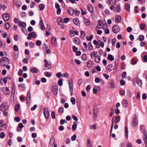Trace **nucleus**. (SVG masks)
I'll return each mask as SVG.
<instances>
[{"label": "nucleus", "instance_id": "obj_18", "mask_svg": "<svg viewBox=\"0 0 147 147\" xmlns=\"http://www.w3.org/2000/svg\"><path fill=\"white\" fill-rule=\"evenodd\" d=\"M74 42L76 44L79 45L80 44V42L79 39L77 37H75L73 40Z\"/></svg>", "mask_w": 147, "mask_h": 147}, {"label": "nucleus", "instance_id": "obj_8", "mask_svg": "<svg viewBox=\"0 0 147 147\" xmlns=\"http://www.w3.org/2000/svg\"><path fill=\"white\" fill-rule=\"evenodd\" d=\"M2 91L3 93L6 95H8L10 93V92L7 87H3L2 88Z\"/></svg>", "mask_w": 147, "mask_h": 147}, {"label": "nucleus", "instance_id": "obj_3", "mask_svg": "<svg viewBox=\"0 0 147 147\" xmlns=\"http://www.w3.org/2000/svg\"><path fill=\"white\" fill-rule=\"evenodd\" d=\"M44 61L45 63L44 69V70H46L51 69L52 67L51 64L48 62V61L46 59L44 60Z\"/></svg>", "mask_w": 147, "mask_h": 147}, {"label": "nucleus", "instance_id": "obj_35", "mask_svg": "<svg viewBox=\"0 0 147 147\" xmlns=\"http://www.w3.org/2000/svg\"><path fill=\"white\" fill-rule=\"evenodd\" d=\"M80 34H81V36H80L81 38L82 39H83L84 38L85 36L86 35V34H85V32L83 31H82V30L81 31Z\"/></svg>", "mask_w": 147, "mask_h": 147}, {"label": "nucleus", "instance_id": "obj_11", "mask_svg": "<svg viewBox=\"0 0 147 147\" xmlns=\"http://www.w3.org/2000/svg\"><path fill=\"white\" fill-rule=\"evenodd\" d=\"M55 139L54 138L51 137V138L50 140L49 143V147H53V145L55 144Z\"/></svg>", "mask_w": 147, "mask_h": 147}, {"label": "nucleus", "instance_id": "obj_22", "mask_svg": "<svg viewBox=\"0 0 147 147\" xmlns=\"http://www.w3.org/2000/svg\"><path fill=\"white\" fill-rule=\"evenodd\" d=\"M113 65L112 64H110L107 66V71L109 72L111 71L112 70Z\"/></svg>", "mask_w": 147, "mask_h": 147}, {"label": "nucleus", "instance_id": "obj_47", "mask_svg": "<svg viewBox=\"0 0 147 147\" xmlns=\"http://www.w3.org/2000/svg\"><path fill=\"white\" fill-rule=\"evenodd\" d=\"M144 36L143 35H141L139 37V40L140 41H142L144 39Z\"/></svg>", "mask_w": 147, "mask_h": 147}, {"label": "nucleus", "instance_id": "obj_15", "mask_svg": "<svg viewBox=\"0 0 147 147\" xmlns=\"http://www.w3.org/2000/svg\"><path fill=\"white\" fill-rule=\"evenodd\" d=\"M144 144L146 146L145 147H147V134L146 132H144Z\"/></svg>", "mask_w": 147, "mask_h": 147}, {"label": "nucleus", "instance_id": "obj_16", "mask_svg": "<svg viewBox=\"0 0 147 147\" xmlns=\"http://www.w3.org/2000/svg\"><path fill=\"white\" fill-rule=\"evenodd\" d=\"M15 84H13L12 85V88L11 91V96L14 97L15 96Z\"/></svg>", "mask_w": 147, "mask_h": 147}, {"label": "nucleus", "instance_id": "obj_54", "mask_svg": "<svg viewBox=\"0 0 147 147\" xmlns=\"http://www.w3.org/2000/svg\"><path fill=\"white\" fill-rule=\"evenodd\" d=\"M116 42V40L115 38H113L112 40V44L113 46H115V43Z\"/></svg>", "mask_w": 147, "mask_h": 147}, {"label": "nucleus", "instance_id": "obj_48", "mask_svg": "<svg viewBox=\"0 0 147 147\" xmlns=\"http://www.w3.org/2000/svg\"><path fill=\"white\" fill-rule=\"evenodd\" d=\"M82 58L83 60L85 61L86 59V55L85 54H83L82 56Z\"/></svg>", "mask_w": 147, "mask_h": 147}, {"label": "nucleus", "instance_id": "obj_56", "mask_svg": "<svg viewBox=\"0 0 147 147\" xmlns=\"http://www.w3.org/2000/svg\"><path fill=\"white\" fill-rule=\"evenodd\" d=\"M93 37V36L92 35H90V36L89 38H88V36L86 37V38L87 39V40L91 41Z\"/></svg>", "mask_w": 147, "mask_h": 147}, {"label": "nucleus", "instance_id": "obj_19", "mask_svg": "<svg viewBox=\"0 0 147 147\" xmlns=\"http://www.w3.org/2000/svg\"><path fill=\"white\" fill-rule=\"evenodd\" d=\"M93 65V63L92 61L90 60L87 62V66L88 68H90L92 67Z\"/></svg>", "mask_w": 147, "mask_h": 147}, {"label": "nucleus", "instance_id": "obj_37", "mask_svg": "<svg viewBox=\"0 0 147 147\" xmlns=\"http://www.w3.org/2000/svg\"><path fill=\"white\" fill-rule=\"evenodd\" d=\"M88 46L89 50H92L93 49V47L91 42H90L88 43Z\"/></svg>", "mask_w": 147, "mask_h": 147}, {"label": "nucleus", "instance_id": "obj_60", "mask_svg": "<svg viewBox=\"0 0 147 147\" xmlns=\"http://www.w3.org/2000/svg\"><path fill=\"white\" fill-rule=\"evenodd\" d=\"M36 44L37 46H40L41 44V42L39 40H37L36 41Z\"/></svg>", "mask_w": 147, "mask_h": 147}, {"label": "nucleus", "instance_id": "obj_49", "mask_svg": "<svg viewBox=\"0 0 147 147\" xmlns=\"http://www.w3.org/2000/svg\"><path fill=\"white\" fill-rule=\"evenodd\" d=\"M71 101V102L74 105L76 103V100L73 97H72L70 99Z\"/></svg>", "mask_w": 147, "mask_h": 147}, {"label": "nucleus", "instance_id": "obj_38", "mask_svg": "<svg viewBox=\"0 0 147 147\" xmlns=\"http://www.w3.org/2000/svg\"><path fill=\"white\" fill-rule=\"evenodd\" d=\"M39 7L41 10H43L45 8V5L42 4H40L39 5Z\"/></svg>", "mask_w": 147, "mask_h": 147}, {"label": "nucleus", "instance_id": "obj_39", "mask_svg": "<svg viewBox=\"0 0 147 147\" xmlns=\"http://www.w3.org/2000/svg\"><path fill=\"white\" fill-rule=\"evenodd\" d=\"M4 26L5 28V29H6L7 30H8L9 29V28L10 27V24L8 23H6Z\"/></svg>", "mask_w": 147, "mask_h": 147}, {"label": "nucleus", "instance_id": "obj_21", "mask_svg": "<svg viewBox=\"0 0 147 147\" xmlns=\"http://www.w3.org/2000/svg\"><path fill=\"white\" fill-rule=\"evenodd\" d=\"M18 25L22 27L23 28H25L26 26V24L25 22L21 21H19L18 23Z\"/></svg>", "mask_w": 147, "mask_h": 147}, {"label": "nucleus", "instance_id": "obj_26", "mask_svg": "<svg viewBox=\"0 0 147 147\" xmlns=\"http://www.w3.org/2000/svg\"><path fill=\"white\" fill-rule=\"evenodd\" d=\"M88 10L91 13L94 11L93 8L90 5H88L87 6Z\"/></svg>", "mask_w": 147, "mask_h": 147}, {"label": "nucleus", "instance_id": "obj_43", "mask_svg": "<svg viewBox=\"0 0 147 147\" xmlns=\"http://www.w3.org/2000/svg\"><path fill=\"white\" fill-rule=\"evenodd\" d=\"M53 92L54 95H56L57 94L58 89L57 88H53Z\"/></svg>", "mask_w": 147, "mask_h": 147}, {"label": "nucleus", "instance_id": "obj_29", "mask_svg": "<svg viewBox=\"0 0 147 147\" xmlns=\"http://www.w3.org/2000/svg\"><path fill=\"white\" fill-rule=\"evenodd\" d=\"M84 22L86 25L87 26H89L90 24V21L89 19L84 18Z\"/></svg>", "mask_w": 147, "mask_h": 147}, {"label": "nucleus", "instance_id": "obj_17", "mask_svg": "<svg viewBox=\"0 0 147 147\" xmlns=\"http://www.w3.org/2000/svg\"><path fill=\"white\" fill-rule=\"evenodd\" d=\"M39 25L41 26V29L42 30H44L45 29V27L44 25L42 20H41L39 23Z\"/></svg>", "mask_w": 147, "mask_h": 147}, {"label": "nucleus", "instance_id": "obj_13", "mask_svg": "<svg viewBox=\"0 0 147 147\" xmlns=\"http://www.w3.org/2000/svg\"><path fill=\"white\" fill-rule=\"evenodd\" d=\"M67 11L69 14L71 15H73L75 12V10L71 7L68 8Z\"/></svg>", "mask_w": 147, "mask_h": 147}, {"label": "nucleus", "instance_id": "obj_25", "mask_svg": "<svg viewBox=\"0 0 147 147\" xmlns=\"http://www.w3.org/2000/svg\"><path fill=\"white\" fill-rule=\"evenodd\" d=\"M98 52L97 51H95L92 52L90 54V57L91 58L93 57H95L97 55Z\"/></svg>", "mask_w": 147, "mask_h": 147}, {"label": "nucleus", "instance_id": "obj_45", "mask_svg": "<svg viewBox=\"0 0 147 147\" xmlns=\"http://www.w3.org/2000/svg\"><path fill=\"white\" fill-rule=\"evenodd\" d=\"M16 6L17 7H19L21 5V3L20 2L17 1L16 3Z\"/></svg>", "mask_w": 147, "mask_h": 147}, {"label": "nucleus", "instance_id": "obj_44", "mask_svg": "<svg viewBox=\"0 0 147 147\" xmlns=\"http://www.w3.org/2000/svg\"><path fill=\"white\" fill-rule=\"evenodd\" d=\"M64 109L63 107H60L59 109H58V112L61 113H62L63 112Z\"/></svg>", "mask_w": 147, "mask_h": 147}, {"label": "nucleus", "instance_id": "obj_32", "mask_svg": "<svg viewBox=\"0 0 147 147\" xmlns=\"http://www.w3.org/2000/svg\"><path fill=\"white\" fill-rule=\"evenodd\" d=\"M107 59L108 60H109L111 61H113L114 59V57L110 54H109L108 55Z\"/></svg>", "mask_w": 147, "mask_h": 147}, {"label": "nucleus", "instance_id": "obj_57", "mask_svg": "<svg viewBox=\"0 0 147 147\" xmlns=\"http://www.w3.org/2000/svg\"><path fill=\"white\" fill-rule=\"evenodd\" d=\"M141 4L143 5L144 4L145 0H137Z\"/></svg>", "mask_w": 147, "mask_h": 147}, {"label": "nucleus", "instance_id": "obj_23", "mask_svg": "<svg viewBox=\"0 0 147 147\" xmlns=\"http://www.w3.org/2000/svg\"><path fill=\"white\" fill-rule=\"evenodd\" d=\"M136 82L138 85L140 87H142V82L141 80L139 78H137L136 79Z\"/></svg>", "mask_w": 147, "mask_h": 147}, {"label": "nucleus", "instance_id": "obj_20", "mask_svg": "<svg viewBox=\"0 0 147 147\" xmlns=\"http://www.w3.org/2000/svg\"><path fill=\"white\" fill-rule=\"evenodd\" d=\"M121 18L120 16L117 15L115 16V22L117 23H118L120 22L121 21Z\"/></svg>", "mask_w": 147, "mask_h": 147}, {"label": "nucleus", "instance_id": "obj_6", "mask_svg": "<svg viewBox=\"0 0 147 147\" xmlns=\"http://www.w3.org/2000/svg\"><path fill=\"white\" fill-rule=\"evenodd\" d=\"M113 32L115 33H117L120 31V27L117 25H114L112 27Z\"/></svg>", "mask_w": 147, "mask_h": 147}, {"label": "nucleus", "instance_id": "obj_7", "mask_svg": "<svg viewBox=\"0 0 147 147\" xmlns=\"http://www.w3.org/2000/svg\"><path fill=\"white\" fill-rule=\"evenodd\" d=\"M43 113L45 118L46 119L48 118L49 115V112L48 108L46 107L45 108Z\"/></svg>", "mask_w": 147, "mask_h": 147}, {"label": "nucleus", "instance_id": "obj_2", "mask_svg": "<svg viewBox=\"0 0 147 147\" xmlns=\"http://www.w3.org/2000/svg\"><path fill=\"white\" fill-rule=\"evenodd\" d=\"M138 122V118L137 115L135 114L134 115L132 122V126L133 127H135Z\"/></svg>", "mask_w": 147, "mask_h": 147}, {"label": "nucleus", "instance_id": "obj_52", "mask_svg": "<svg viewBox=\"0 0 147 147\" xmlns=\"http://www.w3.org/2000/svg\"><path fill=\"white\" fill-rule=\"evenodd\" d=\"M22 32L25 34L26 35L27 34V30L25 28H22Z\"/></svg>", "mask_w": 147, "mask_h": 147}, {"label": "nucleus", "instance_id": "obj_31", "mask_svg": "<svg viewBox=\"0 0 147 147\" xmlns=\"http://www.w3.org/2000/svg\"><path fill=\"white\" fill-rule=\"evenodd\" d=\"M124 7L127 11L129 12L130 11V6L129 4H126Z\"/></svg>", "mask_w": 147, "mask_h": 147}, {"label": "nucleus", "instance_id": "obj_42", "mask_svg": "<svg viewBox=\"0 0 147 147\" xmlns=\"http://www.w3.org/2000/svg\"><path fill=\"white\" fill-rule=\"evenodd\" d=\"M63 79L61 78L60 79L58 82V84L59 86H61L63 85Z\"/></svg>", "mask_w": 147, "mask_h": 147}, {"label": "nucleus", "instance_id": "obj_27", "mask_svg": "<svg viewBox=\"0 0 147 147\" xmlns=\"http://www.w3.org/2000/svg\"><path fill=\"white\" fill-rule=\"evenodd\" d=\"M74 124L72 126V129L73 131H75L77 128V125L78 123L76 121L74 122Z\"/></svg>", "mask_w": 147, "mask_h": 147}, {"label": "nucleus", "instance_id": "obj_50", "mask_svg": "<svg viewBox=\"0 0 147 147\" xmlns=\"http://www.w3.org/2000/svg\"><path fill=\"white\" fill-rule=\"evenodd\" d=\"M95 82L96 83H99L102 81V80L100 79L99 78L97 77L95 79Z\"/></svg>", "mask_w": 147, "mask_h": 147}, {"label": "nucleus", "instance_id": "obj_64", "mask_svg": "<svg viewBox=\"0 0 147 147\" xmlns=\"http://www.w3.org/2000/svg\"><path fill=\"white\" fill-rule=\"evenodd\" d=\"M69 18H65L64 19V22L65 23H67L69 21Z\"/></svg>", "mask_w": 147, "mask_h": 147}, {"label": "nucleus", "instance_id": "obj_51", "mask_svg": "<svg viewBox=\"0 0 147 147\" xmlns=\"http://www.w3.org/2000/svg\"><path fill=\"white\" fill-rule=\"evenodd\" d=\"M69 75L68 73H66L63 74L62 75V76H63L64 77H66L67 78H68L69 77Z\"/></svg>", "mask_w": 147, "mask_h": 147}, {"label": "nucleus", "instance_id": "obj_33", "mask_svg": "<svg viewBox=\"0 0 147 147\" xmlns=\"http://www.w3.org/2000/svg\"><path fill=\"white\" fill-rule=\"evenodd\" d=\"M30 71L32 73H36L38 72V69L34 67L32 68L31 69Z\"/></svg>", "mask_w": 147, "mask_h": 147}, {"label": "nucleus", "instance_id": "obj_59", "mask_svg": "<svg viewBox=\"0 0 147 147\" xmlns=\"http://www.w3.org/2000/svg\"><path fill=\"white\" fill-rule=\"evenodd\" d=\"M76 135L74 134L72 136L71 138V140L72 141H74L76 140Z\"/></svg>", "mask_w": 147, "mask_h": 147}, {"label": "nucleus", "instance_id": "obj_36", "mask_svg": "<svg viewBox=\"0 0 147 147\" xmlns=\"http://www.w3.org/2000/svg\"><path fill=\"white\" fill-rule=\"evenodd\" d=\"M128 129L127 126H125V136L126 138H128Z\"/></svg>", "mask_w": 147, "mask_h": 147}, {"label": "nucleus", "instance_id": "obj_10", "mask_svg": "<svg viewBox=\"0 0 147 147\" xmlns=\"http://www.w3.org/2000/svg\"><path fill=\"white\" fill-rule=\"evenodd\" d=\"M36 36V34L34 32H32L28 33V39H31V37L35 38Z\"/></svg>", "mask_w": 147, "mask_h": 147}, {"label": "nucleus", "instance_id": "obj_63", "mask_svg": "<svg viewBox=\"0 0 147 147\" xmlns=\"http://www.w3.org/2000/svg\"><path fill=\"white\" fill-rule=\"evenodd\" d=\"M143 60L145 62H147V55H145L143 57Z\"/></svg>", "mask_w": 147, "mask_h": 147}, {"label": "nucleus", "instance_id": "obj_58", "mask_svg": "<svg viewBox=\"0 0 147 147\" xmlns=\"http://www.w3.org/2000/svg\"><path fill=\"white\" fill-rule=\"evenodd\" d=\"M103 24V22H102L101 20H99L98 21V24L100 26H101L102 27V25Z\"/></svg>", "mask_w": 147, "mask_h": 147}, {"label": "nucleus", "instance_id": "obj_62", "mask_svg": "<svg viewBox=\"0 0 147 147\" xmlns=\"http://www.w3.org/2000/svg\"><path fill=\"white\" fill-rule=\"evenodd\" d=\"M67 122L65 120H61L60 121V124L61 125H63L65 123H66Z\"/></svg>", "mask_w": 147, "mask_h": 147}, {"label": "nucleus", "instance_id": "obj_53", "mask_svg": "<svg viewBox=\"0 0 147 147\" xmlns=\"http://www.w3.org/2000/svg\"><path fill=\"white\" fill-rule=\"evenodd\" d=\"M75 14L77 16H78L80 13V11L77 10H75Z\"/></svg>", "mask_w": 147, "mask_h": 147}, {"label": "nucleus", "instance_id": "obj_55", "mask_svg": "<svg viewBox=\"0 0 147 147\" xmlns=\"http://www.w3.org/2000/svg\"><path fill=\"white\" fill-rule=\"evenodd\" d=\"M5 136V134L3 132H1L0 133V137L3 138Z\"/></svg>", "mask_w": 147, "mask_h": 147}, {"label": "nucleus", "instance_id": "obj_28", "mask_svg": "<svg viewBox=\"0 0 147 147\" xmlns=\"http://www.w3.org/2000/svg\"><path fill=\"white\" fill-rule=\"evenodd\" d=\"M57 22L58 24L61 25L62 24L63 20L61 18L59 17L57 18Z\"/></svg>", "mask_w": 147, "mask_h": 147}, {"label": "nucleus", "instance_id": "obj_61", "mask_svg": "<svg viewBox=\"0 0 147 147\" xmlns=\"http://www.w3.org/2000/svg\"><path fill=\"white\" fill-rule=\"evenodd\" d=\"M14 50L15 51H17L18 50V47L17 45H14L13 47Z\"/></svg>", "mask_w": 147, "mask_h": 147}, {"label": "nucleus", "instance_id": "obj_4", "mask_svg": "<svg viewBox=\"0 0 147 147\" xmlns=\"http://www.w3.org/2000/svg\"><path fill=\"white\" fill-rule=\"evenodd\" d=\"M68 84L70 92L71 94H72L73 93V83L72 79H70L69 80L68 82Z\"/></svg>", "mask_w": 147, "mask_h": 147}, {"label": "nucleus", "instance_id": "obj_9", "mask_svg": "<svg viewBox=\"0 0 147 147\" xmlns=\"http://www.w3.org/2000/svg\"><path fill=\"white\" fill-rule=\"evenodd\" d=\"M2 16L3 19L5 22L7 21L10 18L9 15L7 13L3 14L2 15Z\"/></svg>", "mask_w": 147, "mask_h": 147}, {"label": "nucleus", "instance_id": "obj_1", "mask_svg": "<svg viewBox=\"0 0 147 147\" xmlns=\"http://www.w3.org/2000/svg\"><path fill=\"white\" fill-rule=\"evenodd\" d=\"M9 63V61L8 59L5 57H3L0 61L1 65L3 66H5Z\"/></svg>", "mask_w": 147, "mask_h": 147}, {"label": "nucleus", "instance_id": "obj_24", "mask_svg": "<svg viewBox=\"0 0 147 147\" xmlns=\"http://www.w3.org/2000/svg\"><path fill=\"white\" fill-rule=\"evenodd\" d=\"M100 57L98 55H97L95 57L94 59L95 61L97 63H98L100 62Z\"/></svg>", "mask_w": 147, "mask_h": 147}, {"label": "nucleus", "instance_id": "obj_30", "mask_svg": "<svg viewBox=\"0 0 147 147\" xmlns=\"http://www.w3.org/2000/svg\"><path fill=\"white\" fill-rule=\"evenodd\" d=\"M109 86L110 88L113 89L115 88V86L114 85V82L113 80H111L109 82Z\"/></svg>", "mask_w": 147, "mask_h": 147}, {"label": "nucleus", "instance_id": "obj_5", "mask_svg": "<svg viewBox=\"0 0 147 147\" xmlns=\"http://www.w3.org/2000/svg\"><path fill=\"white\" fill-rule=\"evenodd\" d=\"M8 108V105L6 103H4L1 105L0 110L2 111H5Z\"/></svg>", "mask_w": 147, "mask_h": 147}, {"label": "nucleus", "instance_id": "obj_40", "mask_svg": "<svg viewBox=\"0 0 147 147\" xmlns=\"http://www.w3.org/2000/svg\"><path fill=\"white\" fill-rule=\"evenodd\" d=\"M20 108V105L19 104L16 105L15 106V110L17 112L18 111Z\"/></svg>", "mask_w": 147, "mask_h": 147}, {"label": "nucleus", "instance_id": "obj_12", "mask_svg": "<svg viewBox=\"0 0 147 147\" xmlns=\"http://www.w3.org/2000/svg\"><path fill=\"white\" fill-rule=\"evenodd\" d=\"M56 38L55 37H52L51 38V43L53 46L56 45Z\"/></svg>", "mask_w": 147, "mask_h": 147}, {"label": "nucleus", "instance_id": "obj_14", "mask_svg": "<svg viewBox=\"0 0 147 147\" xmlns=\"http://www.w3.org/2000/svg\"><path fill=\"white\" fill-rule=\"evenodd\" d=\"M73 22L74 24L78 26H80V23L79 19L76 18L73 20Z\"/></svg>", "mask_w": 147, "mask_h": 147}, {"label": "nucleus", "instance_id": "obj_41", "mask_svg": "<svg viewBox=\"0 0 147 147\" xmlns=\"http://www.w3.org/2000/svg\"><path fill=\"white\" fill-rule=\"evenodd\" d=\"M116 9L117 12H120L121 9L120 8V5H117L116 7Z\"/></svg>", "mask_w": 147, "mask_h": 147}, {"label": "nucleus", "instance_id": "obj_34", "mask_svg": "<svg viewBox=\"0 0 147 147\" xmlns=\"http://www.w3.org/2000/svg\"><path fill=\"white\" fill-rule=\"evenodd\" d=\"M96 87L99 88V87L98 86H95L93 88V93L94 94H96L97 93V89L96 88Z\"/></svg>", "mask_w": 147, "mask_h": 147}, {"label": "nucleus", "instance_id": "obj_46", "mask_svg": "<svg viewBox=\"0 0 147 147\" xmlns=\"http://www.w3.org/2000/svg\"><path fill=\"white\" fill-rule=\"evenodd\" d=\"M120 120V116H118L116 117L114 121L116 123L119 122Z\"/></svg>", "mask_w": 147, "mask_h": 147}]
</instances>
